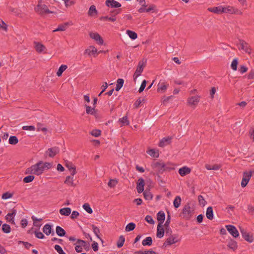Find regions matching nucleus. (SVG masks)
<instances>
[{
    "label": "nucleus",
    "instance_id": "obj_24",
    "mask_svg": "<svg viewBox=\"0 0 254 254\" xmlns=\"http://www.w3.org/2000/svg\"><path fill=\"white\" fill-rule=\"evenodd\" d=\"M164 235V229L163 227L162 224H158L157 227V234L156 236L159 238H161Z\"/></svg>",
    "mask_w": 254,
    "mask_h": 254
},
{
    "label": "nucleus",
    "instance_id": "obj_57",
    "mask_svg": "<svg viewBox=\"0 0 254 254\" xmlns=\"http://www.w3.org/2000/svg\"><path fill=\"white\" fill-rule=\"evenodd\" d=\"M100 19L101 20H108L109 21H111L112 22H115L116 21V18L113 17H109L108 16H102L100 18Z\"/></svg>",
    "mask_w": 254,
    "mask_h": 254
},
{
    "label": "nucleus",
    "instance_id": "obj_39",
    "mask_svg": "<svg viewBox=\"0 0 254 254\" xmlns=\"http://www.w3.org/2000/svg\"><path fill=\"white\" fill-rule=\"evenodd\" d=\"M92 229H93V232L95 234L96 237L98 239H99L102 241V243H103V240L101 238V237H100V236L99 235V234L100 232L99 228H98L97 226H96L95 225H94L93 224L92 225Z\"/></svg>",
    "mask_w": 254,
    "mask_h": 254
},
{
    "label": "nucleus",
    "instance_id": "obj_36",
    "mask_svg": "<svg viewBox=\"0 0 254 254\" xmlns=\"http://www.w3.org/2000/svg\"><path fill=\"white\" fill-rule=\"evenodd\" d=\"M68 25V22H66L64 24L59 25L57 29L53 30V32L65 31L66 30V29L67 28Z\"/></svg>",
    "mask_w": 254,
    "mask_h": 254
},
{
    "label": "nucleus",
    "instance_id": "obj_18",
    "mask_svg": "<svg viewBox=\"0 0 254 254\" xmlns=\"http://www.w3.org/2000/svg\"><path fill=\"white\" fill-rule=\"evenodd\" d=\"M223 6L221 5L217 7H209L208 8V11L219 14L223 13Z\"/></svg>",
    "mask_w": 254,
    "mask_h": 254
},
{
    "label": "nucleus",
    "instance_id": "obj_41",
    "mask_svg": "<svg viewBox=\"0 0 254 254\" xmlns=\"http://www.w3.org/2000/svg\"><path fill=\"white\" fill-rule=\"evenodd\" d=\"M97 49L94 46H90L88 49L85 50V53H88L89 55L91 54L94 55L97 53Z\"/></svg>",
    "mask_w": 254,
    "mask_h": 254
},
{
    "label": "nucleus",
    "instance_id": "obj_28",
    "mask_svg": "<svg viewBox=\"0 0 254 254\" xmlns=\"http://www.w3.org/2000/svg\"><path fill=\"white\" fill-rule=\"evenodd\" d=\"M171 138L170 137H164L159 142V146L160 147H164L165 145L169 144Z\"/></svg>",
    "mask_w": 254,
    "mask_h": 254
},
{
    "label": "nucleus",
    "instance_id": "obj_13",
    "mask_svg": "<svg viewBox=\"0 0 254 254\" xmlns=\"http://www.w3.org/2000/svg\"><path fill=\"white\" fill-rule=\"evenodd\" d=\"M145 185L144 181L142 178H139L138 180L137 185H136V190L138 193H141L144 190V186Z\"/></svg>",
    "mask_w": 254,
    "mask_h": 254
},
{
    "label": "nucleus",
    "instance_id": "obj_3",
    "mask_svg": "<svg viewBox=\"0 0 254 254\" xmlns=\"http://www.w3.org/2000/svg\"><path fill=\"white\" fill-rule=\"evenodd\" d=\"M223 13L239 15L242 14V12L240 10L231 6L223 7Z\"/></svg>",
    "mask_w": 254,
    "mask_h": 254
},
{
    "label": "nucleus",
    "instance_id": "obj_22",
    "mask_svg": "<svg viewBox=\"0 0 254 254\" xmlns=\"http://www.w3.org/2000/svg\"><path fill=\"white\" fill-rule=\"evenodd\" d=\"M59 151L58 147H54L49 148L47 152H49L48 156L50 157H54L57 154L59 153Z\"/></svg>",
    "mask_w": 254,
    "mask_h": 254
},
{
    "label": "nucleus",
    "instance_id": "obj_55",
    "mask_svg": "<svg viewBox=\"0 0 254 254\" xmlns=\"http://www.w3.org/2000/svg\"><path fill=\"white\" fill-rule=\"evenodd\" d=\"M122 10L120 8L114 9L110 11L111 17H115L116 15L121 13Z\"/></svg>",
    "mask_w": 254,
    "mask_h": 254
},
{
    "label": "nucleus",
    "instance_id": "obj_56",
    "mask_svg": "<svg viewBox=\"0 0 254 254\" xmlns=\"http://www.w3.org/2000/svg\"><path fill=\"white\" fill-rule=\"evenodd\" d=\"M146 12L151 11L152 12H156V6L154 4L150 5L148 8H145Z\"/></svg>",
    "mask_w": 254,
    "mask_h": 254
},
{
    "label": "nucleus",
    "instance_id": "obj_31",
    "mask_svg": "<svg viewBox=\"0 0 254 254\" xmlns=\"http://www.w3.org/2000/svg\"><path fill=\"white\" fill-rule=\"evenodd\" d=\"M206 215L207 218L209 220H212L213 219V211L212 207L209 206L207 208Z\"/></svg>",
    "mask_w": 254,
    "mask_h": 254
},
{
    "label": "nucleus",
    "instance_id": "obj_14",
    "mask_svg": "<svg viewBox=\"0 0 254 254\" xmlns=\"http://www.w3.org/2000/svg\"><path fill=\"white\" fill-rule=\"evenodd\" d=\"M200 98L199 96H192L188 99V103L190 105L196 106L199 102Z\"/></svg>",
    "mask_w": 254,
    "mask_h": 254
},
{
    "label": "nucleus",
    "instance_id": "obj_32",
    "mask_svg": "<svg viewBox=\"0 0 254 254\" xmlns=\"http://www.w3.org/2000/svg\"><path fill=\"white\" fill-rule=\"evenodd\" d=\"M86 112L87 114L95 115L97 112V110L94 107L91 108L90 106L85 105Z\"/></svg>",
    "mask_w": 254,
    "mask_h": 254
},
{
    "label": "nucleus",
    "instance_id": "obj_40",
    "mask_svg": "<svg viewBox=\"0 0 254 254\" xmlns=\"http://www.w3.org/2000/svg\"><path fill=\"white\" fill-rule=\"evenodd\" d=\"M181 202V198L180 196H177L173 201V205L175 208H178Z\"/></svg>",
    "mask_w": 254,
    "mask_h": 254
},
{
    "label": "nucleus",
    "instance_id": "obj_23",
    "mask_svg": "<svg viewBox=\"0 0 254 254\" xmlns=\"http://www.w3.org/2000/svg\"><path fill=\"white\" fill-rule=\"evenodd\" d=\"M165 218V213L162 211H159L157 214V219L159 222L158 224H163Z\"/></svg>",
    "mask_w": 254,
    "mask_h": 254
},
{
    "label": "nucleus",
    "instance_id": "obj_17",
    "mask_svg": "<svg viewBox=\"0 0 254 254\" xmlns=\"http://www.w3.org/2000/svg\"><path fill=\"white\" fill-rule=\"evenodd\" d=\"M161 165H164V163L162 162H156L154 164V167L156 169L157 174H162L165 171L164 168H162Z\"/></svg>",
    "mask_w": 254,
    "mask_h": 254
},
{
    "label": "nucleus",
    "instance_id": "obj_35",
    "mask_svg": "<svg viewBox=\"0 0 254 254\" xmlns=\"http://www.w3.org/2000/svg\"><path fill=\"white\" fill-rule=\"evenodd\" d=\"M143 194L144 198L146 200H151L153 198V195L150 192V190L147 189L143 192Z\"/></svg>",
    "mask_w": 254,
    "mask_h": 254
},
{
    "label": "nucleus",
    "instance_id": "obj_15",
    "mask_svg": "<svg viewBox=\"0 0 254 254\" xmlns=\"http://www.w3.org/2000/svg\"><path fill=\"white\" fill-rule=\"evenodd\" d=\"M90 36L91 38L98 42V43L100 45H102L103 44V39L98 33L91 32L90 33Z\"/></svg>",
    "mask_w": 254,
    "mask_h": 254
},
{
    "label": "nucleus",
    "instance_id": "obj_60",
    "mask_svg": "<svg viewBox=\"0 0 254 254\" xmlns=\"http://www.w3.org/2000/svg\"><path fill=\"white\" fill-rule=\"evenodd\" d=\"M91 134L95 137H98L101 135V131L99 129H93L91 132Z\"/></svg>",
    "mask_w": 254,
    "mask_h": 254
},
{
    "label": "nucleus",
    "instance_id": "obj_19",
    "mask_svg": "<svg viewBox=\"0 0 254 254\" xmlns=\"http://www.w3.org/2000/svg\"><path fill=\"white\" fill-rule=\"evenodd\" d=\"M178 172L179 174L183 177L190 174L191 172V169L187 166H184L180 168Z\"/></svg>",
    "mask_w": 254,
    "mask_h": 254
},
{
    "label": "nucleus",
    "instance_id": "obj_63",
    "mask_svg": "<svg viewBox=\"0 0 254 254\" xmlns=\"http://www.w3.org/2000/svg\"><path fill=\"white\" fill-rule=\"evenodd\" d=\"M146 81L145 80H143L141 84V85L140 86V88L138 90V92L139 93H141L142 92L144 88H145L146 87Z\"/></svg>",
    "mask_w": 254,
    "mask_h": 254
},
{
    "label": "nucleus",
    "instance_id": "obj_53",
    "mask_svg": "<svg viewBox=\"0 0 254 254\" xmlns=\"http://www.w3.org/2000/svg\"><path fill=\"white\" fill-rule=\"evenodd\" d=\"M83 208L89 214L93 212V210L88 203H84L83 205Z\"/></svg>",
    "mask_w": 254,
    "mask_h": 254
},
{
    "label": "nucleus",
    "instance_id": "obj_47",
    "mask_svg": "<svg viewBox=\"0 0 254 254\" xmlns=\"http://www.w3.org/2000/svg\"><path fill=\"white\" fill-rule=\"evenodd\" d=\"M220 165L218 164H215L214 165H206L205 168L208 170H218L220 168Z\"/></svg>",
    "mask_w": 254,
    "mask_h": 254
},
{
    "label": "nucleus",
    "instance_id": "obj_30",
    "mask_svg": "<svg viewBox=\"0 0 254 254\" xmlns=\"http://www.w3.org/2000/svg\"><path fill=\"white\" fill-rule=\"evenodd\" d=\"M71 209L69 207L63 208L60 209V213L61 215L64 216H68L71 213Z\"/></svg>",
    "mask_w": 254,
    "mask_h": 254
},
{
    "label": "nucleus",
    "instance_id": "obj_29",
    "mask_svg": "<svg viewBox=\"0 0 254 254\" xmlns=\"http://www.w3.org/2000/svg\"><path fill=\"white\" fill-rule=\"evenodd\" d=\"M97 14L98 11L96 8V6L94 5H91L88 12V15L90 16H93Z\"/></svg>",
    "mask_w": 254,
    "mask_h": 254
},
{
    "label": "nucleus",
    "instance_id": "obj_9",
    "mask_svg": "<svg viewBox=\"0 0 254 254\" xmlns=\"http://www.w3.org/2000/svg\"><path fill=\"white\" fill-rule=\"evenodd\" d=\"M226 227L229 232L234 237L237 238L239 236V233L236 227L232 225H226Z\"/></svg>",
    "mask_w": 254,
    "mask_h": 254
},
{
    "label": "nucleus",
    "instance_id": "obj_16",
    "mask_svg": "<svg viewBox=\"0 0 254 254\" xmlns=\"http://www.w3.org/2000/svg\"><path fill=\"white\" fill-rule=\"evenodd\" d=\"M43 232L47 236L51 234L52 235L55 234L54 231L52 229V226L50 224H46L43 228Z\"/></svg>",
    "mask_w": 254,
    "mask_h": 254
},
{
    "label": "nucleus",
    "instance_id": "obj_54",
    "mask_svg": "<svg viewBox=\"0 0 254 254\" xmlns=\"http://www.w3.org/2000/svg\"><path fill=\"white\" fill-rule=\"evenodd\" d=\"M147 153L151 156H152L153 157L157 158L159 156V154L158 153V152H155V150L153 149L149 150L147 152Z\"/></svg>",
    "mask_w": 254,
    "mask_h": 254
},
{
    "label": "nucleus",
    "instance_id": "obj_62",
    "mask_svg": "<svg viewBox=\"0 0 254 254\" xmlns=\"http://www.w3.org/2000/svg\"><path fill=\"white\" fill-rule=\"evenodd\" d=\"M119 121L124 125H128L129 124V121L127 120V116H124L122 119H120Z\"/></svg>",
    "mask_w": 254,
    "mask_h": 254
},
{
    "label": "nucleus",
    "instance_id": "obj_37",
    "mask_svg": "<svg viewBox=\"0 0 254 254\" xmlns=\"http://www.w3.org/2000/svg\"><path fill=\"white\" fill-rule=\"evenodd\" d=\"M152 244V239L151 237H147L142 242V245L144 246H151Z\"/></svg>",
    "mask_w": 254,
    "mask_h": 254
},
{
    "label": "nucleus",
    "instance_id": "obj_58",
    "mask_svg": "<svg viewBox=\"0 0 254 254\" xmlns=\"http://www.w3.org/2000/svg\"><path fill=\"white\" fill-rule=\"evenodd\" d=\"M54 248L59 254H66V253L63 250L62 247L60 246L56 245L54 247Z\"/></svg>",
    "mask_w": 254,
    "mask_h": 254
},
{
    "label": "nucleus",
    "instance_id": "obj_25",
    "mask_svg": "<svg viewBox=\"0 0 254 254\" xmlns=\"http://www.w3.org/2000/svg\"><path fill=\"white\" fill-rule=\"evenodd\" d=\"M34 44L35 49L36 51L39 53L44 51L46 49L45 46L40 43L35 42Z\"/></svg>",
    "mask_w": 254,
    "mask_h": 254
},
{
    "label": "nucleus",
    "instance_id": "obj_48",
    "mask_svg": "<svg viewBox=\"0 0 254 254\" xmlns=\"http://www.w3.org/2000/svg\"><path fill=\"white\" fill-rule=\"evenodd\" d=\"M64 183L65 184H67V185H69V186H73L74 184H73V177H71L70 176H67L66 177V179H65V180L64 181Z\"/></svg>",
    "mask_w": 254,
    "mask_h": 254
},
{
    "label": "nucleus",
    "instance_id": "obj_51",
    "mask_svg": "<svg viewBox=\"0 0 254 254\" xmlns=\"http://www.w3.org/2000/svg\"><path fill=\"white\" fill-rule=\"evenodd\" d=\"M34 176L33 175H29L28 176L25 177L23 179V182L25 183H29L31 182L34 179Z\"/></svg>",
    "mask_w": 254,
    "mask_h": 254
},
{
    "label": "nucleus",
    "instance_id": "obj_34",
    "mask_svg": "<svg viewBox=\"0 0 254 254\" xmlns=\"http://www.w3.org/2000/svg\"><path fill=\"white\" fill-rule=\"evenodd\" d=\"M227 246L230 249H232L233 251L236 250L238 247L237 243L232 239H231L230 240V241L228 242Z\"/></svg>",
    "mask_w": 254,
    "mask_h": 254
},
{
    "label": "nucleus",
    "instance_id": "obj_45",
    "mask_svg": "<svg viewBox=\"0 0 254 254\" xmlns=\"http://www.w3.org/2000/svg\"><path fill=\"white\" fill-rule=\"evenodd\" d=\"M67 68L66 65H62L59 68L57 72V75L58 76H61L62 75L63 72Z\"/></svg>",
    "mask_w": 254,
    "mask_h": 254
},
{
    "label": "nucleus",
    "instance_id": "obj_21",
    "mask_svg": "<svg viewBox=\"0 0 254 254\" xmlns=\"http://www.w3.org/2000/svg\"><path fill=\"white\" fill-rule=\"evenodd\" d=\"M65 165L71 171V175L72 176H74L76 173V167L71 162H66Z\"/></svg>",
    "mask_w": 254,
    "mask_h": 254
},
{
    "label": "nucleus",
    "instance_id": "obj_42",
    "mask_svg": "<svg viewBox=\"0 0 254 254\" xmlns=\"http://www.w3.org/2000/svg\"><path fill=\"white\" fill-rule=\"evenodd\" d=\"M135 224L133 222L129 223L126 227V232H130L133 230L135 228Z\"/></svg>",
    "mask_w": 254,
    "mask_h": 254
},
{
    "label": "nucleus",
    "instance_id": "obj_27",
    "mask_svg": "<svg viewBox=\"0 0 254 254\" xmlns=\"http://www.w3.org/2000/svg\"><path fill=\"white\" fill-rule=\"evenodd\" d=\"M11 213H8L5 217L6 220L8 219L9 217L10 218V220L9 221L12 224L14 223V217L16 214V210L12 209Z\"/></svg>",
    "mask_w": 254,
    "mask_h": 254
},
{
    "label": "nucleus",
    "instance_id": "obj_20",
    "mask_svg": "<svg viewBox=\"0 0 254 254\" xmlns=\"http://www.w3.org/2000/svg\"><path fill=\"white\" fill-rule=\"evenodd\" d=\"M168 86V84H167L164 81L161 82L160 81L157 85V91L164 92Z\"/></svg>",
    "mask_w": 254,
    "mask_h": 254
},
{
    "label": "nucleus",
    "instance_id": "obj_61",
    "mask_svg": "<svg viewBox=\"0 0 254 254\" xmlns=\"http://www.w3.org/2000/svg\"><path fill=\"white\" fill-rule=\"evenodd\" d=\"M198 199L199 204L202 205V206H204L206 202L204 200L203 197L202 195H199L198 196Z\"/></svg>",
    "mask_w": 254,
    "mask_h": 254
},
{
    "label": "nucleus",
    "instance_id": "obj_1",
    "mask_svg": "<svg viewBox=\"0 0 254 254\" xmlns=\"http://www.w3.org/2000/svg\"><path fill=\"white\" fill-rule=\"evenodd\" d=\"M35 10L36 12L41 15L53 13V11L49 9L48 6L46 4H40L39 2L36 7H35Z\"/></svg>",
    "mask_w": 254,
    "mask_h": 254
},
{
    "label": "nucleus",
    "instance_id": "obj_46",
    "mask_svg": "<svg viewBox=\"0 0 254 254\" xmlns=\"http://www.w3.org/2000/svg\"><path fill=\"white\" fill-rule=\"evenodd\" d=\"M125 242V237L122 235L120 236L117 243V247L118 248H121L124 245Z\"/></svg>",
    "mask_w": 254,
    "mask_h": 254
},
{
    "label": "nucleus",
    "instance_id": "obj_64",
    "mask_svg": "<svg viewBox=\"0 0 254 254\" xmlns=\"http://www.w3.org/2000/svg\"><path fill=\"white\" fill-rule=\"evenodd\" d=\"M145 220L146 222L150 224H153L154 223V221L152 219V217L150 215L146 216Z\"/></svg>",
    "mask_w": 254,
    "mask_h": 254
},
{
    "label": "nucleus",
    "instance_id": "obj_33",
    "mask_svg": "<svg viewBox=\"0 0 254 254\" xmlns=\"http://www.w3.org/2000/svg\"><path fill=\"white\" fill-rule=\"evenodd\" d=\"M56 232L57 234L60 237H63L65 236L66 232L65 230L60 226H57L56 228Z\"/></svg>",
    "mask_w": 254,
    "mask_h": 254
},
{
    "label": "nucleus",
    "instance_id": "obj_4",
    "mask_svg": "<svg viewBox=\"0 0 254 254\" xmlns=\"http://www.w3.org/2000/svg\"><path fill=\"white\" fill-rule=\"evenodd\" d=\"M145 66V64L142 61H140L138 64L136 70L133 75V80L134 82L136 81V78L140 75L141 73L143 71V67Z\"/></svg>",
    "mask_w": 254,
    "mask_h": 254
},
{
    "label": "nucleus",
    "instance_id": "obj_50",
    "mask_svg": "<svg viewBox=\"0 0 254 254\" xmlns=\"http://www.w3.org/2000/svg\"><path fill=\"white\" fill-rule=\"evenodd\" d=\"M238 64V60L237 58H235L232 61L231 64V67L232 69L234 70H237V65Z\"/></svg>",
    "mask_w": 254,
    "mask_h": 254
},
{
    "label": "nucleus",
    "instance_id": "obj_11",
    "mask_svg": "<svg viewBox=\"0 0 254 254\" xmlns=\"http://www.w3.org/2000/svg\"><path fill=\"white\" fill-rule=\"evenodd\" d=\"M240 231L243 238L250 243L253 242V238L249 233H248L244 229L240 228Z\"/></svg>",
    "mask_w": 254,
    "mask_h": 254
},
{
    "label": "nucleus",
    "instance_id": "obj_52",
    "mask_svg": "<svg viewBox=\"0 0 254 254\" xmlns=\"http://www.w3.org/2000/svg\"><path fill=\"white\" fill-rule=\"evenodd\" d=\"M161 167L164 168V171H170L171 170H174V168L173 166H171L169 164H165L164 163V165H161Z\"/></svg>",
    "mask_w": 254,
    "mask_h": 254
},
{
    "label": "nucleus",
    "instance_id": "obj_2",
    "mask_svg": "<svg viewBox=\"0 0 254 254\" xmlns=\"http://www.w3.org/2000/svg\"><path fill=\"white\" fill-rule=\"evenodd\" d=\"M182 214L183 215V218L186 220H189L191 218L193 214V210H191L190 203H188L184 206Z\"/></svg>",
    "mask_w": 254,
    "mask_h": 254
},
{
    "label": "nucleus",
    "instance_id": "obj_38",
    "mask_svg": "<svg viewBox=\"0 0 254 254\" xmlns=\"http://www.w3.org/2000/svg\"><path fill=\"white\" fill-rule=\"evenodd\" d=\"M124 83V80L122 78H119L117 81V85H116L115 90L117 91H119L121 89V88L123 87Z\"/></svg>",
    "mask_w": 254,
    "mask_h": 254
},
{
    "label": "nucleus",
    "instance_id": "obj_7",
    "mask_svg": "<svg viewBox=\"0 0 254 254\" xmlns=\"http://www.w3.org/2000/svg\"><path fill=\"white\" fill-rule=\"evenodd\" d=\"M252 175V172H244L243 179L241 182V186L243 188L245 187L249 182L250 179Z\"/></svg>",
    "mask_w": 254,
    "mask_h": 254
},
{
    "label": "nucleus",
    "instance_id": "obj_6",
    "mask_svg": "<svg viewBox=\"0 0 254 254\" xmlns=\"http://www.w3.org/2000/svg\"><path fill=\"white\" fill-rule=\"evenodd\" d=\"M179 241V240L177 239V235H173L170 236V237L166 239L165 242L163 244V247H166L167 246L171 245L173 244H175Z\"/></svg>",
    "mask_w": 254,
    "mask_h": 254
},
{
    "label": "nucleus",
    "instance_id": "obj_43",
    "mask_svg": "<svg viewBox=\"0 0 254 254\" xmlns=\"http://www.w3.org/2000/svg\"><path fill=\"white\" fill-rule=\"evenodd\" d=\"M8 142L10 144L15 145L18 142V139L16 136H10L9 138Z\"/></svg>",
    "mask_w": 254,
    "mask_h": 254
},
{
    "label": "nucleus",
    "instance_id": "obj_10",
    "mask_svg": "<svg viewBox=\"0 0 254 254\" xmlns=\"http://www.w3.org/2000/svg\"><path fill=\"white\" fill-rule=\"evenodd\" d=\"M37 165H38L39 168L41 170L40 175L43 172V171L46 169H50L52 166V164L49 162H45L43 163L42 161H39L37 163Z\"/></svg>",
    "mask_w": 254,
    "mask_h": 254
},
{
    "label": "nucleus",
    "instance_id": "obj_8",
    "mask_svg": "<svg viewBox=\"0 0 254 254\" xmlns=\"http://www.w3.org/2000/svg\"><path fill=\"white\" fill-rule=\"evenodd\" d=\"M240 45L239 49L243 50L245 53L248 54H251V49L249 45L243 40H240Z\"/></svg>",
    "mask_w": 254,
    "mask_h": 254
},
{
    "label": "nucleus",
    "instance_id": "obj_44",
    "mask_svg": "<svg viewBox=\"0 0 254 254\" xmlns=\"http://www.w3.org/2000/svg\"><path fill=\"white\" fill-rule=\"evenodd\" d=\"M127 33L128 35L129 38L130 39H131L132 40H135L137 37V34L134 31H131L129 30H127Z\"/></svg>",
    "mask_w": 254,
    "mask_h": 254
},
{
    "label": "nucleus",
    "instance_id": "obj_5",
    "mask_svg": "<svg viewBox=\"0 0 254 254\" xmlns=\"http://www.w3.org/2000/svg\"><path fill=\"white\" fill-rule=\"evenodd\" d=\"M41 170L39 168L37 163L32 165L30 168H27L26 170V174H33L37 175H40Z\"/></svg>",
    "mask_w": 254,
    "mask_h": 254
},
{
    "label": "nucleus",
    "instance_id": "obj_26",
    "mask_svg": "<svg viewBox=\"0 0 254 254\" xmlns=\"http://www.w3.org/2000/svg\"><path fill=\"white\" fill-rule=\"evenodd\" d=\"M77 244L80 245L81 247H83L86 251H88L90 249L89 243L84 240L77 239Z\"/></svg>",
    "mask_w": 254,
    "mask_h": 254
},
{
    "label": "nucleus",
    "instance_id": "obj_49",
    "mask_svg": "<svg viewBox=\"0 0 254 254\" xmlns=\"http://www.w3.org/2000/svg\"><path fill=\"white\" fill-rule=\"evenodd\" d=\"M2 231L5 233H9L11 231V228L9 225L4 224L2 226Z\"/></svg>",
    "mask_w": 254,
    "mask_h": 254
},
{
    "label": "nucleus",
    "instance_id": "obj_59",
    "mask_svg": "<svg viewBox=\"0 0 254 254\" xmlns=\"http://www.w3.org/2000/svg\"><path fill=\"white\" fill-rule=\"evenodd\" d=\"M13 196V194L11 193H10L9 192H6L2 194L1 198L3 199H6L8 198H10L12 197Z\"/></svg>",
    "mask_w": 254,
    "mask_h": 254
},
{
    "label": "nucleus",
    "instance_id": "obj_12",
    "mask_svg": "<svg viewBox=\"0 0 254 254\" xmlns=\"http://www.w3.org/2000/svg\"><path fill=\"white\" fill-rule=\"evenodd\" d=\"M106 5L111 8H119L121 6V4L115 0H107Z\"/></svg>",
    "mask_w": 254,
    "mask_h": 254
}]
</instances>
